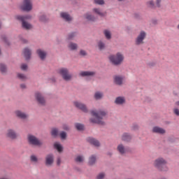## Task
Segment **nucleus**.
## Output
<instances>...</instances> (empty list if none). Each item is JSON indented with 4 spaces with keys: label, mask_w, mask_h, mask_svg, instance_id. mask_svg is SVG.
Wrapping results in <instances>:
<instances>
[{
    "label": "nucleus",
    "mask_w": 179,
    "mask_h": 179,
    "mask_svg": "<svg viewBox=\"0 0 179 179\" xmlns=\"http://www.w3.org/2000/svg\"><path fill=\"white\" fill-rule=\"evenodd\" d=\"M91 115L94 117L90 119V122L92 124H98L99 125H104L103 119L107 115V112L103 110H91Z\"/></svg>",
    "instance_id": "nucleus-1"
},
{
    "label": "nucleus",
    "mask_w": 179,
    "mask_h": 179,
    "mask_svg": "<svg viewBox=\"0 0 179 179\" xmlns=\"http://www.w3.org/2000/svg\"><path fill=\"white\" fill-rule=\"evenodd\" d=\"M153 166L159 171H167L169 170L167 161L163 157L157 158L153 162Z\"/></svg>",
    "instance_id": "nucleus-2"
},
{
    "label": "nucleus",
    "mask_w": 179,
    "mask_h": 179,
    "mask_svg": "<svg viewBox=\"0 0 179 179\" xmlns=\"http://www.w3.org/2000/svg\"><path fill=\"white\" fill-rule=\"evenodd\" d=\"M124 59H125V57L124 56V54L120 52L109 56L110 62L113 64V65L115 66L121 65V64L124 62Z\"/></svg>",
    "instance_id": "nucleus-3"
},
{
    "label": "nucleus",
    "mask_w": 179,
    "mask_h": 179,
    "mask_svg": "<svg viewBox=\"0 0 179 179\" xmlns=\"http://www.w3.org/2000/svg\"><path fill=\"white\" fill-rule=\"evenodd\" d=\"M15 17L17 20L22 22V28L25 29V30H30L31 29H33V25L26 22V20H30V19H31V15H17Z\"/></svg>",
    "instance_id": "nucleus-4"
},
{
    "label": "nucleus",
    "mask_w": 179,
    "mask_h": 179,
    "mask_svg": "<svg viewBox=\"0 0 179 179\" xmlns=\"http://www.w3.org/2000/svg\"><path fill=\"white\" fill-rule=\"evenodd\" d=\"M59 75H60L64 80L69 82L72 80V74L69 73V70L66 68H61L57 71Z\"/></svg>",
    "instance_id": "nucleus-5"
},
{
    "label": "nucleus",
    "mask_w": 179,
    "mask_h": 179,
    "mask_svg": "<svg viewBox=\"0 0 179 179\" xmlns=\"http://www.w3.org/2000/svg\"><path fill=\"white\" fill-rule=\"evenodd\" d=\"M27 139L28 143L32 146H41L43 145V142L35 136L29 134L28 135Z\"/></svg>",
    "instance_id": "nucleus-6"
},
{
    "label": "nucleus",
    "mask_w": 179,
    "mask_h": 179,
    "mask_svg": "<svg viewBox=\"0 0 179 179\" xmlns=\"http://www.w3.org/2000/svg\"><path fill=\"white\" fill-rule=\"evenodd\" d=\"M22 10L24 12H30L33 9V1L31 0H23L22 4L20 6Z\"/></svg>",
    "instance_id": "nucleus-7"
},
{
    "label": "nucleus",
    "mask_w": 179,
    "mask_h": 179,
    "mask_svg": "<svg viewBox=\"0 0 179 179\" xmlns=\"http://www.w3.org/2000/svg\"><path fill=\"white\" fill-rule=\"evenodd\" d=\"M145 38H146V32L145 31H141L135 39L136 45H142L144 44Z\"/></svg>",
    "instance_id": "nucleus-8"
},
{
    "label": "nucleus",
    "mask_w": 179,
    "mask_h": 179,
    "mask_svg": "<svg viewBox=\"0 0 179 179\" xmlns=\"http://www.w3.org/2000/svg\"><path fill=\"white\" fill-rule=\"evenodd\" d=\"M73 104L75 107H76L79 110H81V111H83V113H89V109H87V106L85 103L76 101L73 102Z\"/></svg>",
    "instance_id": "nucleus-9"
},
{
    "label": "nucleus",
    "mask_w": 179,
    "mask_h": 179,
    "mask_svg": "<svg viewBox=\"0 0 179 179\" xmlns=\"http://www.w3.org/2000/svg\"><path fill=\"white\" fill-rule=\"evenodd\" d=\"M35 97L38 104H41V106H45V98H44V96H43V94L40 92H36L35 94Z\"/></svg>",
    "instance_id": "nucleus-10"
},
{
    "label": "nucleus",
    "mask_w": 179,
    "mask_h": 179,
    "mask_svg": "<svg viewBox=\"0 0 179 179\" xmlns=\"http://www.w3.org/2000/svg\"><path fill=\"white\" fill-rule=\"evenodd\" d=\"M152 132L153 134H158L159 135H164L166 134V129L159 126H155L152 127Z\"/></svg>",
    "instance_id": "nucleus-11"
},
{
    "label": "nucleus",
    "mask_w": 179,
    "mask_h": 179,
    "mask_svg": "<svg viewBox=\"0 0 179 179\" xmlns=\"http://www.w3.org/2000/svg\"><path fill=\"white\" fill-rule=\"evenodd\" d=\"M45 164V166H50L52 164H54V155L49 154L46 155Z\"/></svg>",
    "instance_id": "nucleus-12"
},
{
    "label": "nucleus",
    "mask_w": 179,
    "mask_h": 179,
    "mask_svg": "<svg viewBox=\"0 0 179 179\" xmlns=\"http://www.w3.org/2000/svg\"><path fill=\"white\" fill-rule=\"evenodd\" d=\"M60 17L63 19L65 22H72L73 17L69 15V13L66 12H62L60 13Z\"/></svg>",
    "instance_id": "nucleus-13"
},
{
    "label": "nucleus",
    "mask_w": 179,
    "mask_h": 179,
    "mask_svg": "<svg viewBox=\"0 0 179 179\" xmlns=\"http://www.w3.org/2000/svg\"><path fill=\"white\" fill-rule=\"evenodd\" d=\"M84 17L89 22H96V20H97V16H94L90 13H85Z\"/></svg>",
    "instance_id": "nucleus-14"
},
{
    "label": "nucleus",
    "mask_w": 179,
    "mask_h": 179,
    "mask_svg": "<svg viewBox=\"0 0 179 179\" xmlns=\"http://www.w3.org/2000/svg\"><path fill=\"white\" fill-rule=\"evenodd\" d=\"M117 150L120 155H125L128 152V149L123 144H119L117 147Z\"/></svg>",
    "instance_id": "nucleus-15"
},
{
    "label": "nucleus",
    "mask_w": 179,
    "mask_h": 179,
    "mask_svg": "<svg viewBox=\"0 0 179 179\" xmlns=\"http://www.w3.org/2000/svg\"><path fill=\"white\" fill-rule=\"evenodd\" d=\"M93 13L94 15H97L98 16H100V17H104L106 16V12H103V10L101 8H94L92 9Z\"/></svg>",
    "instance_id": "nucleus-16"
},
{
    "label": "nucleus",
    "mask_w": 179,
    "mask_h": 179,
    "mask_svg": "<svg viewBox=\"0 0 179 179\" xmlns=\"http://www.w3.org/2000/svg\"><path fill=\"white\" fill-rule=\"evenodd\" d=\"M87 141L91 145H93L94 146H95L96 148H99L100 146V142H99L98 140H96V138L88 137L87 138Z\"/></svg>",
    "instance_id": "nucleus-17"
},
{
    "label": "nucleus",
    "mask_w": 179,
    "mask_h": 179,
    "mask_svg": "<svg viewBox=\"0 0 179 179\" xmlns=\"http://www.w3.org/2000/svg\"><path fill=\"white\" fill-rule=\"evenodd\" d=\"M6 136L10 139H16L17 138V134L13 129H8L6 133Z\"/></svg>",
    "instance_id": "nucleus-18"
},
{
    "label": "nucleus",
    "mask_w": 179,
    "mask_h": 179,
    "mask_svg": "<svg viewBox=\"0 0 179 179\" xmlns=\"http://www.w3.org/2000/svg\"><path fill=\"white\" fill-rule=\"evenodd\" d=\"M15 114L16 117H17L18 118H21V120H26V118H27V117H29V115H27V114L22 112V110H16L15 112Z\"/></svg>",
    "instance_id": "nucleus-19"
},
{
    "label": "nucleus",
    "mask_w": 179,
    "mask_h": 179,
    "mask_svg": "<svg viewBox=\"0 0 179 179\" xmlns=\"http://www.w3.org/2000/svg\"><path fill=\"white\" fill-rule=\"evenodd\" d=\"M96 73L94 71H81L80 73V76H87V78H92V76H94Z\"/></svg>",
    "instance_id": "nucleus-20"
},
{
    "label": "nucleus",
    "mask_w": 179,
    "mask_h": 179,
    "mask_svg": "<svg viewBox=\"0 0 179 179\" xmlns=\"http://www.w3.org/2000/svg\"><path fill=\"white\" fill-rule=\"evenodd\" d=\"M23 54L25 59L29 60L30 57H31V50L29 49L28 48H25L23 50Z\"/></svg>",
    "instance_id": "nucleus-21"
},
{
    "label": "nucleus",
    "mask_w": 179,
    "mask_h": 179,
    "mask_svg": "<svg viewBox=\"0 0 179 179\" xmlns=\"http://www.w3.org/2000/svg\"><path fill=\"white\" fill-rule=\"evenodd\" d=\"M122 141H123V142H129L130 141H132V136L129 133H124L122 135Z\"/></svg>",
    "instance_id": "nucleus-22"
},
{
    "label": "nucleus",
    "mask_w": 179,
    "mask_h": 179,
    "mask_svg": "<svg viewBox=\"0 0 179 179\" xmlns=\"http://www.w3.org/2000/svg\"><path fill=\"white\" fill-rule=\"evenodd\" d=\"M115 103L118 106H122V104H125V97L117 96L115 100Z\"/></svg>",
    "instance_id": "nucleus-23"
},
{
    "label": "nucleus",
    "mask_w": 179,
    "mask_h": 179,
    "mask_svg": "<svg viewBox=\"0 0 179 179\" xmlns=\"http://www.w3.org/2000/svg\"><path fill=\"white\" fill-rule=\"evenodd\" d=\"M36 52L41 59H45V57L47 56V52L41 49L37 50Z\"/></svg>",
    "instance_id": "nucleus-24"
},
{
    "label": "nucleus",
    "mask_w": 179,
    "mask_h": 179,
    "mask_svg": "<svg viewBox=\"0 0 179 179\" xmlns=\"http://www.w3.org/2000/svg\"><path fill=\"white\" fill-rule=\"evenodd\" d=\"M68 48L71 51H75L76 50H78V44L73 42H70L68 44Z\"/></svg>",
    "instance_id": "nucleus-25"
},
{
    "label": "nucleus",
    "mask_w": 179,
    "mask_h": 179,
    "mask_svg": "<svg viewBox=\"0 0 179 179\" xmlns=\"http://www.w3.org/2000/svg\"><path fill=\"white\" fill-rule=\"evenodd\" d=\"M123 80H124V78L120 76H117L114 78L115 83H116V85H122Z\"/></svg>",
    "instance_id": "nucleus-26"
},
{
    "label": "nucleus",
    "mask_w": 179,
    "mask_h": 179,
    "mask_svg": "<svg viewBox=\"0 0 179 179\" xmlns=\"http://www.w3.org/2000/svg\"><path fill=\"white\" fill-rule=\"evenodd\" d=\"M54 148H55V149H57V150L59 153H61V152H62V150H63L62 145L59 143H55Z\"/></svg>",
    "instance_id": "nucleus-27"
},
{
    "label": "nucleus",
    "mask_w": 179,
    "mask_h": 179,
    "mask_svg": "<svg viewBox=\"0 0 179 179\" xmlns=\"http://www.w3.org/2000/svg\"><path fill=\"white\" fill-rule=\"evenodd\" d=\"M94 163H96V155H93L91 157H90L89 164L90 166H93Z\"/></svg>",
    "instance_id": "nucleus-28"
},
{
    "label": "nucleus",
    "mask_w": 179,
    "mask_h": 179,
    "mask_svg": "<svg viewBox=\"0 0 179 179\" xmlns=\"http://www.w3.org/2000/svg\"><path fill=\"white\" fill-rule=\"evenodd\" d=\"M59 132V131L58 130L57 128H53V129H52V131H51V135L54 138H57V136H58Z\"/></svg>",
    "instance_id": "nucleus-29"
},
{
    "label": "nucleus",
    "mask_w": 179,
    "mask_h": 179,
    "mask_svg": "<svg viewBox=\"0 0 179 179\" xmlns=\"http://www.w3.org/2000/svg\"><path fill=\"white\" fill-rule=\"evenodd\" d=\"M17 78L22 82H24V80H27V76L23 73H17Z\"/></svg>",
    "instance_id": "nucleus-30"
},
{
    "label": "nucleus",
    "mask_w": 179,
    "mask_h": 179,
    "mask_svg": "<svg viewBox=\"0 0 179 179\" xmlns=\"http://www.w3.org/2000/svg\"><path fill=\"white\" fill-rule=\"evenodd\" d=\"M103 34L107 40L111 39V32L109 30L106 29L103 31Z\"/></svg>",
    "instance_id": "nucleus-31"
},
{
    "label": "nucleus",
    "mask_w": 179,
    "mask_h": 179,
    "mask_svg": "<svg viewBox=\"0 0 179 179\" xmlns=\"http://www.w3.org/2000/svg\"><path fill=\"white\" fill-rule=\"evenodd\" d=\"M147 6L148 8H151L152 9H154V8H156V4H155V1L153 0H150L147 2Z\"/></svg>",
    "instance_id": "nucleus-32"
},
{
    "label": "nucleus",
    "mask_w": 179,
    "mask_h": 179,
    "mask_svg": "<svg viewBox=\"0 0 179 179\" xmlns=\"http://www.w3.org/2000/svg\"><path fill=\"white\" fill-rule=\"evenodd\" d=\"M76 37V32H72L67 35V40H73Z\"/></svg>",
    "instance_id": "nucleus-33"
},
{
    "label": "nucleus",
    "mask_w": 179,
    "mask_h": 179,
    "mask_svg": "<svg viewBox=\"0 0 179 179\" xmlns=\"http://www.w3.org/2000/svg\"><path fill=\"white\" fill-rule=\"evenodd\" d=\"M98 48L99 50H104L106 48V43H104L103 41H100L98 42Z\"/></svg>",
    "instance_id": "nucleus-34"
},
{
    "label": "nucleus",
    "mask_w": 179,
    "mask_h": 179,
    "mask_svg": "<svg viewBox=\"0 0 179 179\" xmlns=\"http://www.w3.org/2000/svg\"><path fill=\"white\" fill-rule=\"evenodd\" d=\"M102 97L103 93L100 92H97L94 94V99H96V100H100V99H102Z\"/></svg>",
    "instance_id": "nucleus-35"
},
{
    "label": "nucleus",
    "mask_w": 179,
    "mask_h": 179,
    "mask_svg": "<svg viewBox=\"0 0 179 179\" xmlns=\"http://www.w3.org/2000/svg\"><path fill=\"white\" fill-rule=\"evenodd\" d=\"M83 160H85V159L83 158V156H82V155H78L75 159V161L77 163H83Z\"/></svg>",
    "instance_id": "nucleus-36"
},
{
    "label": "nucleus",
    "mask_w": 179,
    "mask_h": 179,
    "mask_svg": "<svg viewBox=\"0 0 179 179\" xmlns=\"http://www.w3.org/2000/svg\"><path fill=\"white\" fill-rule=\"evenodd\" d=\"M76 129H78V131H83L85 126L80 123H76Z\"/></svg>",
    "instance_id": "nucleus-37"
},
{
    "label": "nucleus",
    "mask_w": 179,
    "mask_h": 179,
    "mask_svg": "<svg viewBox=\"0 0 179 179\" xmlns=\"http://www.w3.org/2000/svg\"><path fill=\"white\" fill-rule=\"evenodd\" d=\"M30 160L32 162V163H38V158H37V156L34 155H31Z\"/></svg>",
    "instance_id": "nucleus-38"
},
{
    "label": "nucleus",
    "mask_w": 179,
    "mask_h": 179,
    "mask_svg": "<svg viewBox=\"0 0 179 179\" xmlns=\"http://www.w3.org/2000/svg\"><path fill=\"white\" fill-rule=\"evenodd\" d=\"M0 71L1 72V73H6V66L5 64H0Z\"/></svg>",
    "instance_id": "nucleus-39"
},
{
    "label": "nucleus",
    "mask_w": 179,
    "mask_h": 179,
    "mask_svg": "<svg viewBox=\"0 0 179 179\" xmlns=\"http://www.w3.org/2000/svg\"><path fill=\"white\" fill-rule=\"evenodd\" d=\"M39 20L42 22V23H45L48 20L47 19V17L45 15H41L39 16Z\"/></svg>",
    "instance_id": "nucleus-40"
},
{
    "label": "nucleus",
    "mask_w": 179,
    "mask_h": 179,
    "mask_svg": "<svg viewBox=\"0 0 179 179\" xmlns=\"http://www.w3.org/2000/svg\"><path fill=\"white\" fill-rule=\"evenodd\" d=\"M94 3H96V5H104V1L103 0H94Z\"/></svg>",
    "instance_id": "nucleus-41"
},
{
    "label": "nucleus",
    "mask_w": 179,
    "mask_h": 179,
    "mask_svg": "<svg viewBox=\"0 0 179 179\" xmlns=\"http://www.w3.org/2000/svg\"><path fill=\"white\" fill-rule=\"evenodd\" d=\"M61 139H66V133L65 131H62L60 133Z\"/></svg>",
    "instance_id": "nucleus-42"
},
{
    "label": "nucleus",
    "mask_w": 179,
    "mask_h": 179,
    "mask_svg": "<svg viewBox=\"0 0 179 179\" xmlns=\"http://www.w3.org/2000/svg\"><path fill=\"white\" fill-rule=\"evenodd\" d=\"M105 176H106V174H104V173H101L98 174V176H96V179H103L104 178Z\"/></svg>",
    "instance_id": "nucleus-43"
},
{
    "label": "nucleus",
    "mask_w": 179,
    "mask_h": 179,
    "mask_svg": "<svg viewBox=\"0 0 179 179\" xmlns=\"http://www.w3.org/2000/svg\"><path fill=\"white\" fill-rule=\"evenodd\" d=\"M161 3H162V0H156L155 6H157V8H160Z\"/></svg>",
    "instance_id": "nucleus-44"
},
{
    "label": "nucleus",
    "mask_w": 179,
    "mask_h": 179,
    "mask_svg": "<svg viewBox=\"0 0 179 179\" xmlns=\"http://www.w3.org/2000/svg\"><path fill=\"white\" fill-rule=\"evenodd\" d=\"M21 69H22V71H26V70L27 69V64H22L21 65Z\"/></svg>",
    "instance_id": "nucleus-45"
},
{
    "label": "nucleus",
    "mask_w": 179,
    "mask_h": 179,
    "mask_svg": "<svg viewBox=\"0 0 179 179\" xmlns=\"http://www.w3.org/2000/svg\"><path fill=\"white\" fill-rule=\"evenodd\" d=\"M132 129L134 131H136V130L139 129V126L138 124H134L132 126Z\"/></svg>",
    "instance_id": "nucleus-46"
},
{
    "label": "nucleus",
    "mask_w": 179,
    "mask_h": 179,
    "mask_svg": "<svg viewBox=\"0 0 179 179\" xmlns=\"http://www.w3.org/2000/svg\"><path fill=\"white\" fill-rule=\"evenodd\" d=\"M173 113L176 115H178V117H179V110H178V108H174L173 109Z\"/></svg>",
    "instance_id": "nucleus-47"
},
{
    "label": "nucleus",
    "mask_w": 179,
    "mask_h": 179,
    "mask_svg": "<svg viewBox=\"0 0 179 179\" xmlns=\"http://www.w3.org/2000/svg\"><path fill=\"white\" fill-rule=\"evenodd\" d=\"M80 55H83V57H85V55H86V51L83 50H81L80 51Z\"/></svg>",
    "instance_id": "nucleus-48"
},
{
    "label": "nucleus",
    "mask_w": 179,
    "mask_h": 179,
    "mask_svg": "<svg viewBox=\"0 0 179 179\" xmlns=\"http://www.w3.org/2000/svg\"><path fill=\"white\" fill-rule=\"evenodd\" d=\"M57 166H60L61 165V158L60 157L57 158Z\"/></svg>",
    "instance_id": "nucleus-49"
},
{
    "label": "nucleus",
    "mask_w": 179,
    "mask_h": 179,
    "mask_svg": "<svg viewBox=\"0 0 179 179\" xmlns=\"http://www.w3.org/2000/svg\"><path fill=\"white\" fill-rule=\"evenodd\" d=\"M63 129H64L65 131H68L69 129V127H68V125H63Z\"/></svg>",
    "instance_id": "nucleus-50"
},
{
    "label": "nucleus",
    "mask_w": 179,
    "mask_h": 179,
    "mask_svg": "<svg viewBox=\"0 0 179 179\" xmlns=\"http://www.w3.org/2000/svg\"><path fill=\"white\" fill-rule=\"evenodd\" d=\"M20 87H21V89H26V85L25 84H21Z\"/></svg>",
    "instance_id": "nucleus-51"
},
{
    "label": "nucleus",
    "mask_w": 179,
    "mask_h": 179,
    "mask_svg": "<svg viewBox=\"0 0 179 179\" xmlns=\"http://www.w3.org/2000/svg\"><path fill=\"white\" fill-rule=\"evenodd\" d=\"M176 105L179 106V101L176 102Z\"/></svg>",
    "instance_id": "nucleus-52"
},
{
    "label": "nucleus",
    "mask_w": 179,
    "mask_h": 179,
    "mask_svg": "<svg viewBox=\"0 0 179 179\" xmlns=\"http://www.w3.org/2000/svg\"><path fill=\"white\" fill-rule=\"evenodd\" d=\"M22 42H23V43H27V40H24V39H22Z\"/></svg>",
    "instance_id": "nucleus-53"
},
{
    "label": "nucleus",
    "mask_w": 179,
    "mask_h": 179,
    "mask_svg": "<svg viewBox=\"0 0 179 179\" xmlns=\"http://www.w3.org/2000/svg\"><path fill=\"white\" fill-rule=\"evenodd\" d=\"M0 179H10V178H1Z\"/></svg>",
    "instance_id": "nucleus-54"
},
{
    "label": "nucleus",
    "mask_w": 179,
    "mask_h": 179,
    "mask_svg": "<svg viewBox=\"0 0 179 179\" xmlns=\"http://www.w3.org/2000/svg\"><path fill=\"white\" fill-rule=\"evenodd\" d=\"M52 82H53V83L55 82V78H52Z\"/></svg>",
    "instance_id": "nucleus-55"
},
{
    "label": "nucleus",
    "mask_w": 179,
    "mask_h": 179,
    "mask_svg": "<svg viewBox=\"0 0 179 179\" xmlns=\"http://www.w3.org/2000/svg\"><path fill=\"white\" fill-rule=\"evenodd\" d=\"M157 23V21H154V24H156Z\"/></svg>",
    "instance_id": "nucleus-56"
},
{
    "label": "nucleus",
    "mask_w": 179,
    "mask_h": 179,
    "mask_svg": "<svg viewBox=\"0 0 179 179\" xmlns=\"http://www.w3.org/2000/svg\"><path fill=\"white\" fill-rule=\"evenodd\" d=\"M5 41H6V43L8 44V41H6V39H5Z\"/></svg>",
    "instance_id": "nucleus-57"
},
{
    "label": "nucleus",
    "mask_w": 179,
    "mask_h": 179,
    "mask_svg": "<svg viewBox=\"0 0 179 179\" xmlns=\"http://www.w3.org/2000/svg\"><path fill=\"white\" fill-rule=\"evenodd\" d=\"M108 155H110V156H111V155H113L111 152H110Z\"/></svg>",
    "instance_id": "nucleus-58"
},
{
    "label": "nucleus",
    "mask_w": 179,
    "mask_h": 179,
    "mask_svg": "<svg viewBox=\"0 0 179 179\" xmlns=\"http://www.w3.org/2000/svg\"><path fill=\"white\" fill-rule=\"evenodd\" d=\"M1 26H2V24H1V22H0V27H1Z\"/></svg>",
    "instance_id": "nucleus-59"
},
{
    "label": "nucleus",
    "mask_w": 179,
    "mask_h": 179,
    "mask_svg": "<svg viewBox=\"0 0 179 179\" xmlns=\"http://www.w3.org/2000/svg\"><path fill=\"white\" fill-rule=\"evenodd\" d=\"M119 1H122V0H119Z\"/></svg>",
    "instance_id": "nucleus-60"
}]
</instances>
